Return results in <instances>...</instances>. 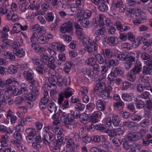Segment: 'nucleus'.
<instances>
[{
	"instance_id": "nucleus-51",
	"label": "nucleus",
	"mask_w": 152,
	"mask_h": 152,
	"mask_svg": "<svg viewBox=\"0 0 152 152\" xmlns=\"http://www.w3.org/2000/svg\"><path fill=\"white\" fill-rule=\"evenodd\" d=\"M32 48L34 49L36 52H38V48H39L38 45L36 42H30Z\"/></svg>"
},
{
	"instance_id": "nucleus-38",
	"label": "nucleus",
	"mask_w": 152,
	"mask_h": 152,
	"mask_svg": "<svg viewBox=\"0 0 152 152\" xmlns=\"http://www.w3.org/2000/svg\"><path fill=\"white\" fill-rule=\"evenodd\" d=\"M150 93L147 91L144 92L140 96V98L145 99H150Z\"/></svg>"
},
{
	"instance_id": "nucleus-58",
	"label": "nucleus",
	"mask_w": 152,
	"mask_h": 152,
	"mask_svg": "<svg viewBox=\"0 0 152 152\" xmlns=\"http://www.w3.org/2000/svg\"><path fill=\"white\" fill-rule=\"evenodd\" d=\"M141 57L142 60H146L150 58L151 56L147 53L144 52L141 53Z\"/></svg>"
},
{
	"instance_id": "nucleus-16",
	"label": "nucleus",
	"mask_w": 152,
	"mask_h": 152,
	"mask_svg": "<svg viewBox=\"0 0 152 152\" xmlns=\"http://www.w3.org/2000/svg\"><path fill=\"white\" fill-rule=\"evenodd\" d=\"M107 43L111 46H115L118 42V39L115 37H111L108 38L107 39Z\"/></svg>"
},
{
	"instance_id": "nucleus-44",
	"label": "nucleus",
	"mask_w": 152,
	"mask_h": 152,
	"mask_svg": "<svg viewBox=\"0 0 152 152\" xmlns=\"http://www.w3.org/2000/svg\"><path fill=\"white\" fill-rule=\"evenodd\" d=\"M26 132L29 135L34 136L35 133V130L32 128H28L26 129Z\"/></svg>"
},
{
	"instance_id": "nucleus-33",
	"label": "nucleus",
	"mask_w": 152,
	"mask_h": 152,
	"mask_svg": "<svg viewBox=\"0 0 152 152\" xmlns=\"http://www.w3.org/2000/svg\"><path fill=\"white\" fill-rule=\"evenodd\" d=\"M70 7L71 11L74 12H76L79 8H81V6L75 3H73L71 5Z\"/></svg>"
},
{
	"instance_id": "nucleus-21",
	"label": "nucleus",
	"mask_w": 152,
	"mask_h": 152,
	"mask_svg": "<svg viewBox=\"0 0 152 152\" xmlns=\"http://www.w3.org/2000/svg\"><path fill=\"white\" fill-rule=\"evenodd\" d=\"M74 91L70 88H66L64 93H62L64 96L67 98L70 96L72 94Z\"/></svg>"
},
{
	"instance_id": "nucleus-30",
	"label": "nucleus",
	"mask_w": 152,
	"mask_h": 152,
	"mask_svg": "<svg viewBox=\"0 0 152 152\" xmlns=\"http://www.w3.org/2000/svg\"><path fill=\"white\" fill-rule=\"evenodd\" d=\"M142 72L143 74L145 75H147L148 73L150 75H152V68H148L144 66L143 67Z\"/></svg>"
},
{
	"instance_id": "nucleus-23",
	"label": "nucleus",
	"mask_w": 152,
	"mask_h": 152,
	"mask_svg": "<svg viewBox=\"0 0 152 152\" xmlns=\"http://www.w3.org/2000/svg\"><path fill=\"white\" fill-rule=\"evenodd\" d=\"M142 66L140 64L136 65L131 70L136 75L138 74L141 71Z\"/></svg>"
},
{
	"instance_id": "nucleus-2",
	"label": "nucleus",
	"mask_w": 152,
	"mask_h": 152,
	"mask_svg": "<svg viewBox=\"0 0 152 152\" xmlns=\"http://www.w3.org/2000/svg\"><path fill=\"white\" fill-rule=\"evenodd\" d=\"M29 88L31 91L28 94L27 98L28 100H31L30 102L28 103L30 104V107H31L33 104L32 101L35 100L36 97L39 94V92L37 88L34 85L30 86Z\"/></svg>"
},
{
	"instance_id": "nucleus-63",
	"label": "nucleus",
	"mask_w": 152,
	"mask_h": 152,
	"mask_svg": "<svg viewBox=\"0 0 152 152\" xmlns=\"http://www.w3.org/2000/svg\"><path fill=\"white\" fill-rule=\"evenodd\" d=\"M127 2L129 4L132 6H134L136 5H138L140 4V3L138 1L133 0H127Z\"/></svg>"
},
{
	"instance_id": "nucleus-11",
	"label": "nucleus",
	"mask_w": 152,
	"mask_h": 152,
	"mask_svg": "<svg viewBox=\"0 0 152 152\" xmlns=\"http://www.w3.org/2000/svg\"><path fill=\"white\" fill-rule=\"evenodd\" d=\"M52 131L54 133L58 135V137L62 138L64 137V134L62 132L63 130L61 127L53 128Z\"/></svg>"
},
{
	"instance_id": "nucleus-49",
	"label": "nucleus",
	"mask_w": 152,
	"mask_h": 152,
	"mask_svg": "<svg viewBox=\"0 0 152 152\" xmlns=\"http://www.w3.org/2000/svg\"><path fill=\"white\" fill-rule=\"evenodd\" d=\"M24 99L21 96H18L15 98V103L16 105L21 104L23 102Z\"/></svg>"
},
{
	"instance_id": "nucleus-6",
	"label": "nucleus",
	"mask_w": 152,
	"mask_h": 152,
	"mask_svg": "<svg viewBox=\"0 0 152 152\" xmlns=\"http://www.w3.org/2000/svg\"><path fill=\"white\" fill-rule=\"evenodd\" d=\"M55 138V135L51 132H49L48 134L44 135L42 140L44 143L47 145L50 144V142L54 141Z\"/></svg>"
},
{
	"instance_id": "nucleus-57",
	"label": "nucleus",
	"mask_w": 152,
	"mask_h": 152,
	"mask_svg": "<svg viewBox=\"0 0 152 152\" xmlns=\"http://www.w3.org/2000/svg\"><path fill=\"white\" fill-rule=\"evenodd\" d=\"M106 31V30L104 28H102L95 31V34L96 35H102Z\"/></svg>"
},
{
	"instance_id": "nucleus-36",
	"label": "nucleus",
	"mask_w": 152,
	"mask_h": 152,
	"mask_svg": "<svg viewBox=\"0 0 152 152\" xmlns=\"http://www.w3.org/2000/svg\"><path fill=\"white\" fill-rule=\"evenodd\" d=\"M46 20L49 22H52L53 20L54 16L52 12L46 14L45 16Z\"/></svg>"
},
{
	"instance_id": "nucleus-10",
	"label": "nucleus",
	"mask_w": 152,
	"mask_h": 152,
	"mask_svg": "<svg viewBox=\"0 0 152 152\" xmlns=\"http://www.w3.org/2000/svg\"><path fill=\"white\" fill-rule=\"evenodd\" d=\"M105 87V83L102 82H98L94 87L95 91H98L99 92H102L104 90Z\"/></svg>"
},
{
	"instance_id": "nucleus-19",
	"label": "nucleus",
	"mask_w": 152,
	"mask_h": 152,
	"mask_svg": "<svg viewBox=\"0 0 152 152\" xmlns=\"http://www.w3.org/2000/svg\"><path fill=\"white\" fill-rule=\"evenodd\" d=\"M105 64L109 66H115L118 64L119 62L117 60L110 59L108 61H106Z\"/></svg>"
},
{
	"instance_id": "nucleus-26",
	"label": "nucleus",
	"mask_w": 152,
	"mask_h": 152,
	"mask_svg": "<svg viewBox=\"0 0 152 152\" xmlns=\"http://www.w3.org/2000/svg\"><path fill=\"white\" fill-rule=\"evenodd\" d=\"M135 74L131 71L128 73L127 76V79L130 81L134 82L136 79Z\"/></svg>"
},
{
	"instance_id": "nucleus-53",
	"label": "nucleus",
	"mask_w": 152,
	"mask_h": 152,
	"mask_svg": "<svg viewBox=\"0 0 152 152\" xmlns=\"http://www.w3.org/2000/svg\"><path fill=\"white\" fill-rule=\"evenodd\" d=\"M13 137L16 139L19 140H21L22 139V137L21 134L18 132H15L13 134Z\"/></svg>"
},
{
	"instance_id": "nucleus-22",
	"label": "nucleus",
	"mask_w": 152,
	"mask_h": 152,
	"mask_svg": "<svg viewBox=\"0 0 152 152\" xmlns=\"http://www.w3.org/2000/svg\"><path fill=\"white\" fill-rule=\"evenodd\" d=\"M57 80L56 76L53 75H50L48 77V81L50 84H53V85H55L57 84Z\"/></svg>"
},
{
	"instance_id": "nucleus-56",
	"label": "nucleus",
	"mask_w": 152,
	"mask_h": 152,
	"mask_svg": "<svg viewBox=\"0 0 152 152\" xmlns=\"http://www.w3.org/2000/svg\"><path fill=\"white\" fill-rule=\"evenodd\" d=\"M122 98L124 101H130L131 100V97L127 93H124L122 94Z\"/></svg>"
},
{
	"instance_id": "nucleus-17",
	"label": "nucleus",
	"mask_w": 152,
	"mask_h": 152,
	"mask_svg": "<svg viewBox=\"0 0 152 152\" xmlns=\"http://www.w3.org/2000/svg\"><path fill=\"white\" fill-rule=\"evenodd\" d=\"M26 0H16L20 4L19 8L22 12H24L26 10V6L25 3Z\"/></svg>"
},
{
	"instance_id": "nucleus-39",
	"label": "nucleus",
	"mask_w": 152,
	"mask_h": 152,
	"mask_svg": "<svg viewBox=\"0 0 152 152\" xmlns=\"http://www.w3.org/2000/svg\"><path fill=\"white\" fill-rule=\"evenodd\" d=\"M149 122L148 120L144 119L142 120L140 123V126L142 127H146L149 124Z\"/></svg>"
},
{
	"instance_id": "nucleus-47",
	"label": "nucleus",
	"mask_w": 152,
	"mask_h": 152,
	"mask_svg": "<svg viewBox=\"0 0 152 152\" xmlns=\"http://www.w3.org/2000/svg\"><path fill=\"white\" fill-rule=\"evenodd\" d=\"M8 34L5 33H2L1 38V40L2 41L7 44L8 42L7 38L8 37Z\"/></svg>"
},
{
	"instance_id": "nucleus-31",
	"label": "nucleus",
	"mask_w": 152,
	"mask_h": 152,
	"mask_svg": "<svg viewBox=\"0 0 152 152\" xmlns=\"http://www.w3.org/2000/svg\"><path fill=\"white\" fill-rule=\"evenodd\" d=\"M95 108L94 104L93 103H89L86 105V112L89 113L93 111Z\"/></svg>"
},
{
	"instance_id": "nucleus-5",
	"label": "nucleus",
	"mask_w": 152,
	"mask_h": 152,
	"mask_svg": "<svg viewBox=\"0 0 152 152\" xmlns=\"http://www.w3.org/2000/svg\"><path fill=\"white\" fill-rule=\"evenodd\" d=\"M23 76L30 83L31 85L35 84V81L33 79L34 73L32 71H25L23 72Z\"/></svg>"
},
{
	"instance_id": "nucleus-52",
	"label": "nucleus",
	"mask_w": 152,
	"mask_h": 152,
	"mask_svg": "<svg viewBox=\"0 0 152 152\" xmlns=\"http://www.w3.org/2000/svg\"><path fill=\"white\" fill-rule=\"evenodd\" d=\"M99 3L98 5H99V9L100 11L103 12L107 10L108 7L105 4L103 3L100 4Z\"/></svg>"
},
{
	"instance_id": "nucleus-35",
	"label": "nucleus",
	"mask_w": 152,
	"mask_h": 152,
	"mask_svg": "<svg viewBox=\"0 0 152 152\" xmlns=\"http://www.w3.org/2000/svg\"><path fill=\"white\" fill-rule=\"evenodd\" d=\"M116 77V75L115 72H112L108 75L107 77V79L110 82L113 81L115 78Z\"/></svg>"
},
{
	"instance_id": "nucleus-48",
	"label": "nucleus",
	"mask_w": 152,
	"mask_h": 152,
	"mask_svg": "<svg viewBox=\"0 0 152 152\" xmlns=\"http://www.w3.org/2000/svg\"><path fill=\"white\" fill-rule=\"evenodd\" d=\"M101 97L104 99H108L110 97L109 92L108 91H104L100 94Z\"/></svg>"
},
{
	"instance_id": "nucleus-9",
	"label": "nucleus",
	"mask_w": 152,
	"mask_h": 152,
	"mask_svg": "<svg viewBox=\"0 0 152 152\" xmlns=\"http://www.w3.org/2000/svg\"><path fill=\"white\" fill-rule=\"evenodd\" d=\"M7 20H11L13 22L16 21L19 19L17 15L14 14L12 11H11L7 13Z\"/></svg>"
},
{
	"instance_id": "nucleus-37",
	"label": "nucleus",
	"mask_w": 152,
	"mask_h": 152,
	"mask_svg": "<svg viewBox=\"0 0 152 152\" xmlns=\"http://www.w3.org/2000/svg\"><path fill=\"white\" fill-rule=\"evenodd\" d=\"M66 146L67 148H71L73 149L75 148V143L72 139H70L67 141Z\"/></svg>"
},
{
	"instance_id": "nucleus-27",
	"label": "nucleus",
	"mask_w": 152,
	"mask_h": 152,
	"mask_svg": "<svg viewBox=\"0 0 152 152\" xmlns=\"http://www.w3.org/2000/svg\"><path fill=\"white\" fill-rule=\"evenodd\" d=\"M48 109L51 113H55L56 110V107L54 103H50L48 106Z\"/></svg>"
},
{
	"instance_id": "nucleus-12",
	"label": "nucleus",
	"mask_w": 152,
	"mask_h": 152,
	"mask_svg": "<svg viewBox=\"0 0 152 152\" xmlns=\"http://www.w3.org/2000/svg\"><path fill=\"white\" fill-rule=\"evenodd\" d=\"M96 107L98 109L101 111H103L105 109V102L103 100H98L96 104Z\"/></svg>"
},
{
	"instance_id": "nucleus-3",
	"label": "nucleus",
	"mask_w": 152,
	"mask_h": 152,
	"mask_svg": "<svg viewBox=\"0 0 152 152\" xmlns=\"http://www.w3.org/2000/svg\"><path fill=\"white\" fill-rule=\"evenodd\" d=\"M91 14V11L89 10H82L79 11L77 14L76 20L77 21L80 20V18H84L85 19L90 18Z\"/></svg>"
},
{
	"instance_id": "nucleus-1",
	"label": "nucleus",
	"mask_w": 152,
	"mask_h": 152,
	"mask_svg": "<svg viewBox=\"0 0 152 152\" xmlns=\"http://www.w3.org/2000/svg\"><path fill=\"white\" fill-rule=\"evenodd\" d=\"M85 63L87 65L92 66L93 71L95 73L101 72L102 74H105L108 70L107 66L104 65L100 66L98 64H96L94 58L91 56L85 60Z\"/></svg>"
},
{
	"instance_id": "nucleus-20",
	"label": "nucleus",
	"mask_w": 152,
	"mask_h": 152,
	"mask_svg": "<svg viewBox=\"0 0 152 152\" xmlns=\"http://www.w3.org/2000/svg\"><path fill=\"white\" fill-rule=\"evenodd\" d=\"M112 122L115 126H118L120 124V120L117 115H113L112 118Z\"/></svg>"
},
{
	"instance_id": "nucleus-28",
	"label": "nucleus",
	"mask_w": 152,
	"mask_h": 152,
	"mask_svg": "<svg viewBox=\"0 0 152 152\" xmlns=\"http://www.w3.org/2000/svg\"><path fill=\"white\" fill-rule=\"evenodd\" d=\"M37 41L40 44H44L48 42V39L46 38V36H41L37 39Z\"/></svg>"
},
{
	"instance_id": "nucleus-18",
	"label": "nucleus",
	"mask_w": 152,
	"mask_h": 152,
	"mask_svg": "<svg viewBox=\"0 0 152 152\" xmlns=\"http://www.w3.org/2000/svg\"><path fill=\"white\" fill-rule=\"evenodd\" d=\"M96 60L99 64H102L106 62L105 58L104 56H102L99 54H98L95 56Z\"/></svg>"
},
{
	"instance_id": "nucleus-50",
	"label": "nucleus",
	"mask_w": 152,
	"mask_h": 152,
	"mask_svg": "<svg viewBox=\"0 0 152 152\" xmlns=\"http://www.w3.org/2000/svg\"><path fill=\"white\" fill-rule=\"evenodd\" d=\"M16 55L19 57H22L25 54V51L23 49H18L15 53Z\"/></svg>"
},
{
	"instance_id": "nucleus-14",
	"label": "nucleus",
	"mask_w": 152,
	"mask_h": 152,
	"mask_svg": "<svg viewBox=\"0 0 152 152\" xmlns=\"http://www.w3.org/2000/svg\"><path fill=\"white\" fill-rule=\"evenodd\" d=\"M138 132H132L129 133L128 135V139L132 141H135L140 139Z\"/></svg>"
},
{
	"instance_id": "nucleus-46",
	"label": "nucleus",
	"mask_w": 152,
	"mask_h": 152,
	"mask_svg": "<svg viewBox=\"0 0 152 152\" xmlns=\"http://www.w3.org/2000/svg\"><path fill=\"white\" fill-rule=\"evenodd\" d=\"M123 125L125 126H127L130 127L131 126H135L137 124L134 121H127L124 122L123 123Z\"/></svg>"
},
{
	"instance_id": "nucleus-25",
	"label": "nucleus",
	"mask_w": 152,
	"mask_h": 152,
	"mask_svg": "<svg viewBox=\"0 0 152 152\" xmlns=\"http://www.w3.org/2000/svg\"><path fill=\"white\" fill-rule=\"evenodd\" d=\"M68 116L65 120V121L63 123L68 125L72 124L74 123L73 119L74 118L73 115L71 114H70V115H69Z\"/></svg>"
},
{
	"instance_id": "nucleus-43",
	"label": "nucleus",
	"mask_w": 152,
	"mask_h": 152,
	"mask_svg": "<svg viewBox=\"0 0 152 152\" xmlns=\"http://www.w3.org/2000/svg\"><path fill=\"white\" fill-rule=\"evenodd\" d=\"M46 67L43 66H38L36 68V70L38 73L41 74H44L45 72Z\"/></svg>"
},
{
	"instance_id": "nucleus-7",
	"label": "nucleus",
	"mask_w": 152,
	"mask_h": 152,
	"mask_svg": "<svg viewBox=\"0 0 152 152\" xmlns=\"http://www.w3.org/2000/svg\"><path fill=\"white\" fill-rule=\"evenodd\" d=\"M52 48L59 52L64 51L65 49V46L62 44L59 43L53 42L51 44Z\"/></svg>"
},
{
	"instance_id": "nucleus-60",
	"label": "nucleus",
	"mask_w": 152,
	"mask_h": 152,
	"mask_svg": "<svg viewBox=\"0 0 152 152\" xmlns=\"http://www.w3.org/2000/svg\"><path fill=\"white\" fill-rule=\"evenodd\" d=\"M131 83L129 82L124 81L123 82V90H126L129 88L131 86Z\"/></svg>"
},
{
	"instance_id": "nucleus-15",
	"label": "nucleus",
	"mask_w": 152,
	"mask_h": 152,
	"mask_svg": "<svg viewBox=\"0 0 152 152\" xmlns=\"http://www.w3.org/2000/svg\"><path fill=\"white\" fill-rule=\"evenodd\" d=\"M82 42L84 48L89 46V44L91 46H93V44L95 43L94 42H92L91 40L89 38L83 37L82 39Z\"/></svg>"
},
{
	"instance_id": "nucleus-32",
	"label": "nucleus",
	"mask_w": 152,
	"mask_h": 152,
	"mask_svg": "<svg viewBox=\"0 0 152 152\" xmlns=\"http://www.w3.org/2000/svg\"><path fill=\"white\" fill-rule=\"evenodd\" d=\"M27 84L26 83H23L21 85L20 92L21 93H23L24 94H27L28 92L27 89Z\"/></svg>"
},
{
	"instance_id": "nucleus-13",
	"label": "nucleus",
	"mask_w": 152,
	"mask_h": 152,
	"mask_svg": "<svg viewBox=\"0 0 152 152\" xmlns=\"http://www.w3.org/2000/svg\"><path fill=\"white\" fill-rule=\"evenodd\" d=\"M9 140V137L6 134L2 135L1 137L0 142L2 147H6L7 146V143Z\"/></svg>"
},
{
	"instance_id": "nucleus-62",
	"label": "nucleus",
	"mask_w": 152,
	"mask_h": 152,
	"mask_svg": "<svg viewBox=\"0 0 152 152\" xmlns=\"http://www.w3.org/2000/svg\"><path fill=\"white\" fill-rule=\"evenodd\" d=\"M115 72L120 75H123L124 73V69L121 67H117L115 69Z\"/></svg>"
},
{
	"instance_id": "nucleus-8",
	"label": "nucleus",
	"mask_w": 152,
	"mask_h": 152,
	"mask_svg": "<svg viewBox=\"0 0 152 152\" xmlns=\"http://www.w3.org/2000/svg\"><path fill=\"white\" fill-rule=\"evenodd\" d=\"M84 50L87 51L89 54H94V53L97 52L98 49V46L96 43H94L93 44V46L89 47L87 46L86 48H84Z\"/></svg>"
},
{
	"instance_id": "nucleus-42",
	"label": "nucleus",
	"mask_w": 152,
	"mask_h": 152,
	"mask_svg": "<svg viewBox=\"0 0 152 152\" xmlns=\"http://www.w3.org/2000/svg\"><path fill=\"white\" fill-rule=\"evenodd\" d=\"M72 64L71 62L69 61H67L66 63L64 69L66 72L68 73L69 72Z\"/></svg>"
},
{
	"instance_id": "nucleus-4",
	"label": "nucleus",
	"mask_w": 152,
	"mask_h": 152,
	"mask_svg": "<svg viewBox=\"0 0 152 152\" xmlns=\"http://www.w3.org/2000/svg\"><path fill=\"white\" fill-rule=\"evenodd\" d=\"M72 27L71 22L69 21L65 23L60 27V31L62 33H69L72 31Z\"/></svg>"
},
{
	"instance_id": "nucleus-29",
	"label": "nucleus",
	"mask_w": 152,
	"mask_h": 152,
	"mask_svg": "<svg viewBox=\"0 0 152 152\" xmlns=\"http://www.w3.org/2000/svg\"><path fill=\"white\" fill-rule=\"evenodd\" d=\"M79 118L82 123L85 124L88 120V116L86 114L83 113L80 114Z\"/></svg>"
},
{
	"instance_id": "nucleus-24",
	"label": "nucleus",
	"mask_w": 152,
	"mask_h": 152,
	"mask_svg": "<svg viewBox=\"0 0 152 152\" xmlns=\"http://www.w3.org/2000/svg\"><path fill=\"white\" fill-rule=\"evenodd\" d=\"M79 20L77 21L80 22L81 25L85 28H87L90 24L89 21L86 19L80 18V20Z\"/></svg>"
},
{
	"instance_id": "nucleus-41",
	"label": "nucleus",
	"mask_w": 152,
	"mask_h": 152,
	"mask_svg": "<svg viewBox=\"0 0 152 152\" xmlns=\"http://www.w3.org/2000/svg\"><path fill=\"white\" fill-rule=\"evenodd\" d=\"M21 25L19 23H16L14 25L13 30L15 33H18L20 31Z\"/></svg>"
},
{
	"instance_id": "nucleus-64",
	"label": "nucleus",
	"mask_w": 152,
	"mask_h": 152,
	"mask_svg": "<svg viewBox=\"0 0 152 152\" xmlns=\"http://www.w3.org/2000/svg\"><path fill=\"white\" fill-rule=\"evenodd\" d=\"M6 92H7L10 95L12 96V93L13 91V88L12 86H6Z\"/></svg>"
},
{
	"instance_id": "nucleus-34",
	"label": "nucleus",
	"mask_w": 152,
	"mask_h": 152,
	"mask_svg": "<svg viewBox=\"0 0 152 152\" xmlns=\"http://www.w3.org/2000/svg\"><path fill=\"white\" fill-rule=\"evenodd\" d=\"M59 115H61L60 118L61 121L64 122L65 121V120L68 117V115H70V114H67L66 113L61 110L60 111Z\"/></svg>"
},
{
	"instance_id": "nucleus-61",
	"label": "nucleus",
	"mask_w": 152,
	"mask_h": 152,
	"mask_svg": "<svg viewBox=\"0 0 152 152\" xmlns=\"http://www.w3.org/2000/svg\"><path fill=\"white\" fill-rule=\"evenodd\" d=\"M75 107L78 110L82 111L84 109L85 106L82 104L78 103L75 105Z\"/></svg>"
},
{
	"instance_id": "nucleus-54",
	"label": "nucleus",
	"mask_w": 152,
	"mask_h": 152,
	"mask_svg": "<svg viewBox=\"0 0 152 152\" xmlns=\"http://www.w3.org/2000/svg\"><path fill=\"white\" fill-rule=\"evenodd\" d=\"M131 119L133 121H140L142 119V117L137 114L134 113L131 116Z\"/></svg>"
},
{
	"instance_id": "nucleus-40",
	"label": "nucleus",
	"mask_w": 152,
	"mask_h": 152,
	"mask_svg": "<svg viewBox=\"0 0 152 152\" xmlns=\"http://www.w3.org/2000/svg\"><path fill=\"white\" fill-rule=\"evenodd\" d=\"M113 106L114 107L116 108H122L124 106V103L122 101L117 102H115L113 104Z\"/></svg>"
},
{
	"instance_id": "nucleus-59",
	"label": "nucleus",
	"mask_w": 152,
	"mask_h": 152,
	"mask_svg": "<svg viewBox=\"0 0 152 152\" xmlns=\"http://www.w3.org/2000/svg\"><path fill=\"white\" fill-rule=\"evenodd\" d=\"M80 94L82 95H86L88 91V89L85 86H83L80 88Z\"/></svg>"
},
{
	"instance_id": "nucleus-45",
	"label": "nucleus",
	"mask_w": 152,
	"mask_h": 152,
	"mask_svg": "<svg viewBox=\"0 0 152 152\" xmlns=\"http://www.w3.org/2000/svg\"><path fill=\"white\" fill-rule=\"evenodd\" d=\"M105 132L109 136L112 137L115 136L116 135V132L113 129H107Z\"/></svg>"
},
{
	"instance_id": "nucleus-55",
	"label": "nucleus",
	"mask_w": 152,
	"mask_h": 152,
	"mask_svg": "<svg viewBox=\"0 0 152 152\" xmlns=\"http://www.w3.org/2000/svg\"><path fill=\"white\" fill-rule=\"evenodd\" d=\"M115 56L121 61L125 60H126L128 57L126 55H125L124 54V53H122L121 54H117V55H115Z\"/></svg>"
}]
</instances>
